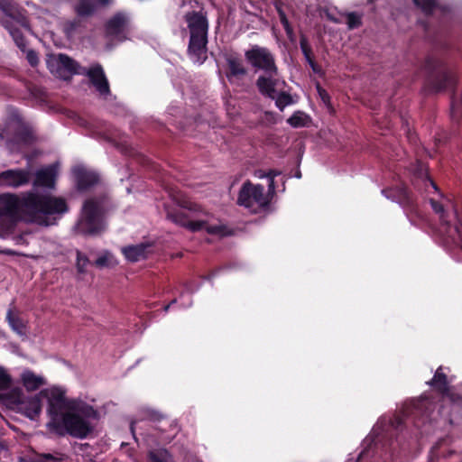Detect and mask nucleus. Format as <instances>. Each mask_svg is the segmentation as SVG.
Here are the masks:
<instances>
[{"label": "nucleus", "mask_w": 462, "mask_h": 462, "mask_svg": "<svg viewBox=\"0 0 462 462\" xmlns=\"http://www.w3.org/2000/svg\"><path fill=\"white\" fill-rule=\"evenodd\" d=\"M73 10L79 18L91 17L97 10V4L94 0H78Z\"/></svg>", "instance_id": "b1692460"}, {"label": "nucleus", "mask_w": 462, "mask_h": 462, "mask_svg": "<svg viewBox=\"0 0 462 462\" xmlns=\"http://www.w3.org/2000/svg\"><path fill=\"white\" fill-rule=\"evenodd\" d=\"M42 398L48 400V414L50 421H59L64 410H75V402L68 400L65 396V392L58 387H53L51 390L44 389L40 392Z\"/></svg>", "instance_id": "6e6552de"}, {"label": "nucleus", "mask_w": 462, "mask_h": 462, "mask_svg": "<svg viewBox=\"0 0 462 462\" xmlns=\"http://www.w3.org/2000/svg\"><path fill=\"white\" fill-rule=\"evenodd\" d=\"M4 25L11 34L15 45L22 51H26L27 42L22 31L9 21L5 22Z\"/></svg>", "instance_id": "c85d7f7f"}, {"label": "nucleus", "mask_w": 462, "mask_h": 462, "mask_svg": "<svg viewBox=\"0 0 462 462\" xmlns=\"http://www.w3.org/2000/svg\"><path fill=\"white\" fill-rule=\"evenodd\" d=\"M227 69L226 76L229 81L234 79H241L248 73V69L244 64L243 60L237 55H229L226 58Z\"/></svg>", "instance_id": "f3484780"}, {"label": "nucleus", "mask_w": 462, "mask_h": 462, "mask_svg": "<svg viewBox=\"0 0 462 462\" xmlns=\"http://www.w3.org/2000/svg\"><path fill=\"white\" fill-rule=\"evenodd\" d=\"M271 203V198L265 196L264 187L261 184H253L250 180L243 183L237 197V204L251 208L254 204L261 209H266Z\"/></svg>", "instance_id": "1a4fd4ad"}, {"label": "nucleus", "mask_w": 462, "mask_h": 462, "mask_svg": "<svg viewBox=\"0 0 462 462\" xmlns=\"http://www.w3.org/2000/svg\"><path fill=\"white\" fill-rule=\"evenodd\" d=\"M102 201L97 198L87 199L82 208V215L77 224L78 233L85 236H96L104 230L101 217Z\"/></svg>", "instance_id": "0eeeda50"}, {"label": "nucleus", "mask_w": 462, "mask_h": 462, "mask_svg": "<svg viewBox=\"0 0 462 462\" xmlns=\"http://www.w3.org/2000/svg\"><path fill=\"white\" fill-rule=\"evenodd\" d=\"M114 0H97L96 3L97 4V6H107L113 3Z\"/></svg>", "instance_id": "8fccbe9b"}, {"label": "nucleus", "mask_w": 462, "mask_h": 462, "mask_svg": "<svg viewBox=\"0 0 462 462\" xmlns=\"http://www.w3.org/2000/svg\"><path fill=\"white\" fill-rule=\"evenodd\" d=\"M279 85L273 86V93L272 97H267L268 98L275 101V106L280 111H283L284 108L288 106H291L292 104H295L297 102V99L293 97L289 92L287 91H280L277 93L276 87Z\"/></svg>", "instance_id": "bb28decb"}, {"label": "nucleus", "mask_w": 462, "mask_h": 462, "mask_svg": "<svg viewBox=\"0 0 462 462\" xmlns=\"http://www.w3.org/2000/svg\"><path fill=\"white\" fill-rule=\"evenodd\" d=\"M442 442H443V440H440V441L437 442L431 448L430 452V462H434L436 459L439 458V451Z\"/></svg>", "instance_id": "37998d69"}, {"label": "nucleus", "mask_w": 462, "mask_h": 462, "mask_svg": "<svg viewBox=\"0 0 462 462\" xmlns=\"http://www.w3.org/2000/svg\"><path fill=\"white\" fill-rule=\"evenodd\" d=\"M98 412L92 406L83 404L75 410L67 411L61 414L59 421H49L47 427L59 436H69L77 439H86L94 430L88 419L97 420Z\"/></svg>", "instance_id": "7ed1b4c3"}, {"label": "nucleus", "mask_w": 462, "mask_h": 462, "mask_svg": "<svg viewBox=\"0 0 462 462\" xmlns=\"http://www.w3.org/2000/svg\"><path fill=\"white\" fill-rule=\"evenodd\" d=\"M76 269L78 273H87V267L91 263L89 258L79 250H76Z\"/></svg>", "instance_id": "f704fd0d"}, {"label": "nucleus", "mask_w": 462, "mask_h": 462, "mask_svg": "<svg viewBox=\"0 0 462 462\" xmlns=\"http://www.w3.org/2000/svg\"><path fill=\"white\" fill-rule=\"evenodd\" d=\"M425 14H431L436 8V0H412Z\"/></svg>", "instance_id": "4c0bfd02"}, {"label": "nucleus", "mask_w": 462, "mask_h": 462, "mask_svg": "<svg viewBox=\"0 0 462 462\" xmlns=\"http://www.w3.org/2000/svg\"><path fill=\"white\" fill-rule=\"evenodd\" d=\"M49 66H50V67H52V66H54V65H53L51 62H50V61H49Z\"/></svg>", "instance_id": "13d9d810"}, {"label": "nucleus", "mask_w": 462, "mask_h": 462, "mask_svg": "<svg viewBox=\"0 0 462 462\" xmlns=\"http://www.w3.org/2000/svg\"><path fill=\"white\" fill-rule=\"evenodd\" d=\"M365 452V451H362L355 462H359L363 458Z\"/></svg>", "instance_id": "864d4df0"}, {"label": "nucleus", "mask_w": 462, "mask_h": 462, "mask_svg": "<svg viewBox=\"0 0 462 462\" xmlns=\"http://www.w3.org/2000/svg\"><path fill=\"white\" fill-rule=\"evenodd\" d=\"M58 177L57 166L54 164L48 165L39 169L34 174L32 186L34 188H46L50 189H55Z\"/></svg>", "instance_id": "4468645a"}, {"label": "nucleus", "mask_w": 462, "mask_h": 462, "mask_svg": "<svg viewBox=\"0 0 462 462\" xmlns=\"http://www.w3.org/2000/svg\"><path fill=\"white\" fill-rule=\"evenodd\" d=\"M12 383L11 376L6 373V371L0 367V390H6L10 387Z\"/></svg>", "instance_id": "ea45409f"}, {"label": "nucleus", "mask_w": 462, "mask_h": 462, "mask_svg": "<svg viewBox=\"0 0 462 462\" xmlns=\"http://www.w3.org/2000/svg\"><path fill=\"white\" fill-rule=\"evenodd\" d=\"M382 193L388 199L400 204L404 209L410 211L415 210V199L413 194L406 186L400 185L393 188L383 189Z\"/></svg>", "instance_id": "9b49d317"}, {"label": "nucleus", "mask_w": 462, "mask_h": 462, "mask_svg": "<svg viewBox=\"0 0 462 462\" xmlns=\"http://www.w3.org/2000/svg\"><path fill=\"white\" fill-rule=\"evenodd\" d=\"M382 449L384 452L385 459H388L400 456L404 448L400 445L399 437L394 439L391 437L382 444Z\"/></svg>", "instance_id": "cd10ccee"}, {"label": "nucleus", "mask_w": 462, "mask_h": 462, "mask_svg": "<svg viewBox=\"0 0 462 462\" xmlns=\"http://www.w3.org/2000/svg\"><path fill=\"white\" fill-rule=\"evenodd\" d=\"M6 399L12 403L18 404L19 409L31 420H35L42 411V396L40 393L24 401L23 393L20 390H14L10 394L6 395Z\"/></svg>", "instance_id": "9d476101"}, {"label": "nucleus", "mask_w": 462, "mask_h": 462, "mask_svg": "<svg viewBox=\"0 0 462 462\" xmlns=\"http://www.w3.org/2000/svg\"><path fill=\"white\" fill-rule=\"evenodd\" d=\"M217 274V271L211 272L209 274L203 276V279L210 281Z\"/></svg>", "instance_id": "603ef678"}, {"label": "nucleus", "mask_w": 462, "mask_h": 462, "mask_svg": "<svg viewBox=\"0 0 462 462\" xmlns=\"http://www.w3.org/2000/svg\"><path fill=\"white\" fill-rule=\"evenodd\" d=\"M427 383L443 396L449 393V382L441 365L436 370L433 377Z\"/></svg>", "instance_id": "412c9836"}, {"label": "nucleus", "mask_w": 462, "mask_h": 462, "mask_svg": "<svg viewBox=\"0 0 462 462\" xmlns=\"http://www.w3.org/2000/svg\"><path fill=\"white\" fill-rule=\"evenodd\" d=\"M6 320L11 328L20 336L25 335L26 326L23 319L19 315L14 313L12 310H9L6 314Z\"/></svg>", "instance_id": "7c9ffc66"}, {"label": "nucleus", "mask_w": 462, "mask_h": 462, "mask_svg": "<svg viewBox=\"0 0 462 462\" xmlns=\"http://www.w3.org/2000/svg\"><path fill=\"white\" fill-rule=\"evenodd\" d=\"M274 8L279 15V19L281 23L283 26V29L288 36V38L291 39L294 35L293 28L289 22L287 15L283 10L284 3L282 0H275L273 3Z\"/></svg>", "instance_id": "c756f323"}, {"label": "nucleus", "mask_w": 462, "mask_h": 462, "mask_svg": "<svg viewBox=\"0 0 462 462\" xmlns=\"http://www.w3.org/2000/svg\"><path fill=\"white\" fill-rule=\"evenodd\" d=\"M86 76L100 96L106 97L110 95L109 82L106 77L103 67L99 63L90 67L86 72Z\"/></svg>", "instance_id": "ddd939ff"}, {"label": "nucleus", "mask_w": 462, "mask_h": 462, "mask_svg": "<svg viewBox=\"0 0 462 462\" xmlns=\"http://www.w3.org/2000/svg\"><path fill=\"white\" fill-rule=\"evenodd\" d=\"M456 230L462 239V220H458V222L456 226Z\"/></svg>", "instance_id": "3c124183"}, {"label": "nucleus", "mask_w": 462, "mask_h": 462, "mask_svg": "<svg viewBox=\"0 0 462 462\" xmlns=\"http://www.w3.org/2000/svg\"><path fill=\"white\" fill-rule=\"evenodd\" d=\"M184 20L189 31L188 53L195 58V60L202 64L207 59L208 35L209 23L208 13L204 9L189 11L184 15Z\"/></svg>", "instance_id": "20e7f679"}, {"label": "nucleus", "mask_w": 462, "mask_h": 462, "mask_svg": "<svg viewBox=\"0 0 462 462\" xmlns=\"http://www.w3.org/2000/svg\"><path fill=\"white\" fill-rule=\"evenodd\" d=\"M148 417L153 421H160L163 418L162 414L154 411H150Z\"/></svg>", "instance_id": "09e8293b"}, {"label": "nucleus", "mask_w": 462, "mask_h": 462, "mask_svg": "<svg viewBox=\"0 0 462 462\" xmlns=\"http://www.w3.org/2000/svg\"><path fill=\"white\" fill-rule=\"evenodd\" d=\"M56 73L63 79L78 73V63L67 54L60 53L55 60Z\"/></svg>", "instance_id": "6ab92c4d"}, {"label": "nucleus", "mask_w": 462, "mask_h": 462, "mask_svg": "<svg viewBox=\"0 0 462 462\" xmlns=\"http://www.w3.org/2000/svg\"><path fill=\"white\" fill-rule=\"evenodd\" d=\"M341 16L346 18V23L348 30H355L363 24V14L358 12H346L340 13Z\"/></svg>", "instance_id": "2f4dec72"}, {"label": "nucleus", "mask_w": 462, "mask_h": 462, "mask_svg": "<svg viewBox=\"0 0 462 462\" xmlns=\"http://www.w3.org/2000/svg\"><path fill=\"white\" fill-rule=\"evenodd\" d=\"M310 119L309 116H307L302 111H295L288 119L287 123L294 127L300 128L304 127L308 124V120Z\"/></svg>", "instance_id": "72a5a7b5"}, {"label": "nucleus", "mask_w": 462, "mask_h": 462, "mask_svg": "<svg viewBox=\"0 0 462 462\" xmlns=\"http://www.w3.org/2000/svg\"><path fill=\"white\" fill-rule=\"evenodd\" d=\"M129 23L127 14L124 12H116L105 24L106 36L116 37L124 32Z\"/></svg>", "instance_id": "dca6fc26"}, {"label": "nucleus", "mask_w": 462, "mask_h": 462, "mask_svg": "<svg viewBox=\"0 0 462 462\" xmlns=\"http://www.w3.org/2000/svg\"><path fill=\"white\" fill-rule=\"evenodd\" d=\"M430 204L433 211L439 215L440 222L442 224L448 225V223H449L448 217V213L446 212V210L444 208V206L440 202L437 201L434 199H430Z\"/></svg>", "instance_id": "c9c22d12"}, {"label": "nucleus", "mask_w": 462, "mask_h": 462, "mask_svg": "<svg viewBox=\"0 0 462 462\" xmlns=\"http://www.w3.org/2000/svg\"><path fill=\"white\" fill-rule=\"evenodd\" d=\"M325 16L327 18V20H328L329 22L333 23H336V24H340L343 23L342 19L337 17L333 12L331 11H328L327 10L325 12Z\"/></svg>", "instance_id": "a18cd8bd"}, {"label": "nucleus", "mask_w": 462, "mask_h": 462, "mask_svg": "<svg viewBox=\"0 0 462 462\" xmlns=\"http://www.w3.org/2000/svg\"><path fill=\"white\" fill-rule=\"evenodd\" d=\"M412 408L413 414L421 415L423 423L430 420L433 408L432 402L430 401L429 398L421 397L420 399L414 401Z\"/></svg>", "instance_id": "393cba45"}, {"label": "nucleus", "mask_w": 462, "mask_h": 462, "mask_svg": "<svg viewBox=\"0 0 462 462\" xmlns=\"http://www.w3.org/2000/svg\"><path fill=\"white\" fill-rule=\"evenodd\" d=\"M26 59L31 66L35 67L39 63L38 54L33 50L27 51Z\"/></svg>", "instance_id": "79ce46f5"}, {"label": "nucleus", "mask_w": 462, "mask_h": 462, "mask_svg": "<svg viewBox=\"0 0 462 462\" xmlns=\"http://www.w3.org/2000/svg\"><path fill=\"white\" fill-rule=\"evenodd\" d=\"M317 88H318V92H319L322 101L324 103L329 102L330 97H329L328 92L325 89H323L319 85L317 86Z\"/></svg>", "instance_id": "49530a36"}, {"label": "nucleus", "mask_w": 462, "mask_h": 462, "mask_svg": "<svg viewBox=\"0 0 462 462\" xmlns=\"http://www.w3.org/2000/svg\"><path fill=\"white\" fill-rule=\"evenodd\" d=\"M246 61L255 69L263 71L256 81L255 86L259 93L263 97H272L274 85L285 86V80H280L279 69L274 54L266 47L253 45L245 51Z\"/></svg>", "instance_id": "f03ea898"}, {"label": "nucleus", "mask_w": 462, "mask_h": 462, "mask_svg": "<svg viewBox=\"0 0 462 462\" xmlns=\"http://www.w3.org/2000/svg\"><path fill=\"white\" fill-rule=\"evenodd\" d=\"M31 173L23 169H12L0 172V187L20 188L30 182Z\"/></svg>", "instance_id": "f8f14e48"}, {"label": "nucleus", "mask_w": 462, "mask_h": 462, "mask_svg": "<svg viewBox=\"0 0 462 462\" xmlns=\"http://www.w3.org/2000/svg\"><path fill=\"white\" fill-rule=\"evenodd\" d=\"M425 78L422 92L425 95L438 94L446 90H451V114L453 117L461 116L462 101L456 97V86L457 82L455 72L440 58L428 55L420 66Z\"/></svg>", "instance_id": "f257e3e1"}, {"label": "nucleus", "mask_w": 462, "mask_h": 462, "mask_svg": "<svg viewBox=\"0 0 462 462\" xmlns=\"http://www.w3.org/2000/svg\"><path fill=\"white\" fill-rule=\"evenodd\" d=\"M80 20L79 19H73L70 21H68L65 23V32L67 34L73 33L77 31V29L80 26Z\"/></svg>", "instance_id": "a19ab883"}, {"label": "nucleus", "mask_w": 462, "mask_h": 462, "mask_svg": "<svg viewBox=\"0 0 462 462\" xmlns=\"http://www.w3.org/2000/svg\"><path fill=\"white\" fill-rule=\"evenodd\" d=\"M21 381L28 392H33L46 384L42 376L35 374L32 371L26 369L21 374Z\"/></svg>", "instance_id": "4be33fe9"}, {"label": "nucleus", "mask_w": 462, "mask_h": 462, "mask_svg": "<svg viewBox=\"0 0 462 462\" xmlns=\"http://www.w3.org/2000/svg\"><path fill=\"white\" fill-rule=\"evenodd\" d=\"M21 206L38 223L46 225L47 216L60 215L69 210L65 199L33 191H28L23 196Z\"/></svg>", "instance_id": "39448f33"}, {"label": "nucleus", "mask_w": 462, "mask_h": 462, "mask_svg": "<svg viewBox=\"0 0 462 462\" xmlns=\"http://www.w3.org/2000/svg\"><path fill=\"white\" fill-rule=\"evenodd\" d=\"M77 189L86 191L97 185L99 181V175L83 166H78L73 170Z\"/></svg>", "instance_id": "2eb2a0df"}, {"label": "nucleus", "mask_w": 462, "mask_h": 462, "mask_svg": "<svg viewBox=\"0 0 462 462\" xmlns=\"http://www.w3.org/2000/svg\"><path fill=\"white\" fill-rule=\"evenodd\" d=\"M167 451L165 449L150 451L148 454V462H167Z\"/></svg>", "instance_id": "58836bf2"}, {"label": "nucleus", "mask_w": 462, "mask_h": 462, "mask_svg": "<svg viewBox=\"0 0 462 462\" xmlns=\"http://www.w3.org/2000/svg\"><path fill=\"white\" fill-rule=\"evenodd\" d=\"M166 217L172 223L191 232L205 229L208 234L221 237L232 236L236 234L235 229L228 227L226 225H208L206 220H190L189 217L180 209L167 208Z\"/></svg>", "instance_id": "423d86ee"}, {"label": "nucleus", "mask_w": 462, "mask_h": 462, "mask_svg": "<svg viewBox=\"0 0 462 462\" xmlns=\"http://www.w3.org/2000/svg\"><path fill=\"white\" fill-rule=\"evenodd\" d=\"M19 205H21V201H19L16 195H0V217L16 218L19 213Z\"/></svg>", "instance_id": "a211bd4d"}, {"label": "nucleus", "mask_w": 462, "mask_h": 462, "mask_svg": "<svg viewBox=\"0 0 462 462\" xmlns=\"http://www.w3.org/2000/svg\"><path fill=\"white\" fill-rule=\"evenodd\" d=\"M107 257L103 255V256H100L98 257L95 262H94V264L97 266V267H104L106 265H107Z\"/></svg>", "instance_id": "de8ad7c7"}, {"label": "nucleus", "mask_w": 462, "mask_h": 462, "mask_svg": "<svg viewBox=\"0 0 462 462\" xmlns=\"http://www.w3.org/2000/svg\"><path fill=\"white\" fill-rule=\"evenodd\" d=\"M148 247V245L143 243L135 245H128L122 248V254L129 262L135 263L146 258Z\"/></svg>", "instance_id": "5701e85b"}, {"label": "nucleus", "mask_w": 462, "mask_h": 462, "mask_svg": "<svg viewBox=\"0 0 462 462\" xmlns=\"http://www.w3.org/2000/svg\"><path fill=\"white\" fill-rule=\"evenodd\" d=\"M430 183H431L432 187H433L435 189H438V187H437L436 183H435L433 180H430Z\"/></svg>", "instance_id": "4d7b16f0"}, {"label": "nucleus", "mask_w": 462, "mask_h": 462, "mask_svg": "<svg viewBox=\"0 0 462 462\" xmlns=\"http://www.w3.org/2000/svg\"><path fill=\"white\" fill-rule=\"evenodd\" d=\"M279 174H280V172L275 170H270L268 172H263V173L259 174L260 178L266 177L269 179L268 194L266 195V196H268V198H270V196H273L275 192L274 178L276 176H278Z\"/></svg>", "instance_id": "e433bc0d"}, {"label": "nucleus", "mask_w": 462, "mask_h": 462, "mask_svg": "<svg viewBox=\"0 0 462 462\" xmlns=\"http://www.w3.org/2000/svg\"><path fill=\"white\" fill-rule=\"evenodd\" d=\"M300 47L307 63L311 68L313 73L319 77H323L325 75V72L322 69L321 66L316 62L312 48L305 35H301L300 38Z\"/></svg>", "instance_id": "aec40b11"}, {"label": "nucleus", "mask_w": 462, "mask_h": 462, "mask_svg": "<svg viewBox=\"0 0 462 462\" xmlns=\"http://www.w3.org/2000/svg\"><path fill=\"white\" fill-rule=\"evenodd\" d=\"M6 254H9V255H14L15 254V253L14 251H12V250L6 251Z\"/></svg>", "instance_id": "6e6d98bb"}, {"label": "nucleus", "mask_w": 462, "mask_h": 462, "mask_svg": "<svg viewBox=\"0 0 462 462\" xmlns=\"http://www.w3.org/2000/svg\"><path fill=\"white\" fill-rule=\"evenodd\" d=\"M183 207L190 211L199 212L205 216L208 215V212L204 211L199 204L189 202L186 203Z\"/></svg>", "instance_id": "c03bdc74"}, {"label": "nucleus", "mask_w": 462, "mask_h": 462, "mask_svg": "<svg viewBox=\"0 0 462 462\" xmlns=\"http://www.w3.org/2000/svg\"><path fill=\"white\" fill-rule=\"evenodd\" d=\"M13 139L18 144L30 145L36 138L30 126L22 125L15 129Z\"/></svg>", "instance_id": "a878e982"}, {"label": "nucleus", "mask_w": 462, "mask_h": 462, "mask_svg": "<svg viewBox=\"0 0 462 462\" xmlns=\"http://www.w3.org/2000/svg\"><path fill=\"white\" fill-rule=\"evenodd\" d=\"M66 458L67 456L60 452L54 454L42 453L35 456L30 462H63Z\"/></svg>", "instance_id": "473e14b6"}, {"label": "nucleus", "mask_w": 462, "mask_h": 462, "mask_svg": "<svg viewBox=\"0 0 462 462\" xmlns=\"http://www.w3.org/2000/svg\"><path fill=\"white\" fill-rule=\"evenodd\" d=\"M175 302H176V300L174 299L173 300H171V303H170V304H168L167 306H165L164 310H169V308H170V306H171V304L175 303Z\"/></svg>", "instance_id": "5fc2aeb1"}]
</instances>
